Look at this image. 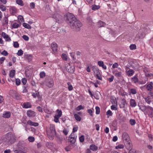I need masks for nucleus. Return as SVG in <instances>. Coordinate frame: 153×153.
Masks as SVG:
<instances>
[{
    "mask_svg": "<svg viewBox=\"0 0 153 153\" xmlns=\"http://www.w3.org/2000/svg\"><path fill=\"white\" fill-rule=\"evenodd\" d=\"M64 19L66 22L71 28L76 31H79L82 25V23L71 13L67 14Z\"/></svg>",
    "mask_w": 153,
    "mask_h": 153,
    "instance_id": "1",
    "label": "nucleus"
},
{
    "mask_svg": "<svg viewBox=\"0 0 153 153\" xmlns=\"http://www.w3.org/2000/svg\"><path fill=\"white\" fill-rule=\"evenodd\" d=\"M45 85L49 88H52L54 85L53 79L50 77H46L45 79Z\"/></svg>",
    "mask_w": 153,
    "mask_h": 153,
    "instance_id": "2",
    "label": "nucleus"
},
{
    "mask_svg": "<svg viewBox=\"0 0 153 153\" xmlns=\"http://www.w3.org/2000/svg\"><path fill=\"white\" fill-rule=\"evenodd\" d=\"M6 141L9 144H12L15 142L16 139L14 136L10 134H8L6 137Z\"/></svg>",
    "mask_w": 153,
    "mask_h": 153,
    "instance_id": "3",
    "label": "nucleus"
},
{
    "mask_svg": "<svg viewBox=\"0 0 153 153\" xmlns=\"http://www.w3.org/2000/svg\"><path fill=\"white\" fill-rule=\"evenodd\" d=\"M50 129L51 132L50 134H51V138L52 140H53L55 135H56L54 125L51 124Z\"/></svg>",
    "mask_w": 153,
    "mask_h": 153,
    "instance_id": "4",
    "label": "nucleus"
},
{
    "mask_svg": "<svg viewBox=\"0 0 153 153\" xmlns=\"http://www.w3.org/2000/svg\"><path fill=\"white\" fill-rule=\"evenodd\" d=\"M10 92L11 93V96L17 100L21 99V96L19 93H17L15 91L12 90Z\"/></svg>",
    "mask_w": 153,
    "mask_h": 153,
    "instance_id": "5",
    "label": "nucleus"
},
{
    "mask_svg": "<svg viewBox=\"0 0 153 153\" xmlns=\"http://www.w3.org/2000/svg\"><path fill=\"white\" fill-rule=\"evenodd\" d=\"M77 136L73 134H71L69 137V142L71 143L72 144H74L76 141V139Z\"/></svg>",
    "mask_w": 153,
    "mask_h": 153,
    "instance_id": "6",
    "label": "nucleus"
},
{
    "mask_svg": "<svg viewBox=\"0 0 153 153\" xmlns=\"http://www.w3.org/2000/svg\"><path fill=\"white\" fill-rule=\"evenodd\" d=\"M27 116L30 117H33L36 116V113L34 111L29 110L27 111Z\"/></svg>",
    "mask_w": 153,
    "mask_h": 153,
    "instance_id": "7",
    "label": "nucleus"
},
{
    "mask_svg": "<svg viewBox=\"0 0 153 153\" xmlns=\"http://www.w3.org/2000/svg\"><path fill=\"white\" fill-rule=\"evenodd\" d=\"M74 67L73 66H71L70 65H68L66 67V69L67 71L70 73H73L74 71Z\"/></svg>",
    "mask_w": 153,
    "mask_h": 153,
    "instance_id": "8",
    "label": "nucleus"
},
{
    "mask_svg": "<svg viewBox=\"0 0 153 153\" xmlns=\"http://www.w3.org/2000/svg\"><path fill=\"white\" fill-rule=\"evenodd\" d=\"M123 138L124 140H125L126 142L130 140V138L128 134L126 132H123L122 134Z\"/></svg>",
    "mask_w": 153,
    "mask_h": 153,
    "instance_id": "9",
    "label": "nucleus"
},
{
    "mask_svg": "<svg viewBox=\"0 0 153 153\" xmlns=\"http://www.w3.org/2000/svg\"><path fill=\"white\" fill-rule=\"evenodd\" d=\"M51 46L53 51L56 53L57 52V45L56 43H53L51 44Z\"/></svg>",
    "mask_w": 153,
    "mask_h": 153,
    "instance_id": "10",
    "label": "nucleus"
},
{
    "mask_svg": "<svg viewBox=\"0 0 153 153\" xmlns=\"http://www.w3.org/2000/svg\"><path fill=\"white\" fill-rule=\"evenodd\" d=\"M25 148V146L23 144V142L19 141L16 146V149H24Z\"/></svg>",
    "mask_w": 153,
    "mask_h": 153,
    "instance_id": "11",
    "label": "nucleus"
},
{
    "mask_svg": "<svg viewBox=\"0 0 153 153\" xmlns=\"http://www.w3.org/2000/svg\"><path fill=\"white\" fill-rule=\"evenodd\" d=\"M146 88L148 91H153V83L152 82H150L149 84L146 85Z\"/></svg>",
    "mask_w": 153,
    "mask_h": 153,
    "instance_id": "12",
    "label": "nucleus"
},
{
    "mask_svg": "<svg viewBox=\"0 0 153 153\" xmlns=\"http://www.w3.org/2000/svg\"><path fill=\"white\" fill-rule=\"evenodd\" d=\"M129 69V70L127 71V74L128 76H132L134 72V71L132 69L129 68L128 67L126 68V70Z\"/></svg>",
    "mask_w": 153,
    "mask_h": 153,
    "instance_id": "13",
    "label": "nucleus"
},
{
    "mask_svg": "<svg viewBox=\"0 0 153 153\" xmlns=\"http://www.w3.org/2000/svg\"><path fill=\"white\" fill-rule=\"evenodd\" d=\"M27 123L28 125L30 126H38L39 125L38 123L33 122L30 120H28L27 122Z\"/></svg>",
    "mask_w": 153,
    "mask_h": 153,
    "instance_id": "14",
    "label": "nucleus"
},
{
    "mask_svg": "<svg viewBox=\"0 0 153 153\" xmlns=\"http://www.w3.org/2000/svg\"><path fill=\"white\" fill-rule=\"evenodd\" d=\"M130 106L132 107H134L136 106L137 104L135 100L133 99H131L130 101Z\"/></svg>",
    "mask_w": 153,
    "mask_h": 153,
    "instance_id": "15",
    "label": "nucleus"
},
{
    "mask_svg": "<svg viewBox=\"0 0 153 153\" xmlns=\"http://www.w3.org/2000/svg\"><path fill=\"white\" fill-rule=\"evenodd\" d=\"M126 149L128 150H130L132 149V144L129 142L128 141L126 142Z\"/></svg>",
    "mask_w": 153,
    "mask_h": 153,
    "instance_id": "16",
    "label": "nucleus"
},
{
    "mask_svg": "<svg viewBox=\"0 0 153 153\" xmlns=\"http://www.w3.org/2000/svg\"><path fill=\"white\" fill-rule=\"evenodd\" d=\"M92 70L95 74L99 72V69L98 67L96 66H93L92 67Z\"/></svg>",
    "mask_w": 153,
    "mask_h": 153,
    "instance_id": "17",
    "label": "nucleus"
},
{
    "mask_svg": "<svg viewBox=\"0 0 153 153\" xmlns=\"http://www.w3.org/2000/svg\"><path fill=\"white\" fill-rule=\"evenodd\" d=\"M97 27H104L106 25V24L102 21H100L97 23Z\"/></svg>",
    "mask_w": 153,
    "mask_h": 153,
    "instance_id": "18",
    "label": "nucleus"
},
{
    "mask_svg": "<svg viewBox=\"0 0 153 153\" xmlns=\"http://www.w3.org/2000/svg\"><path fill=\"white\" fill-rule=\"evenodd\" d=\"M8 16H5L4 18V19L3 21V25L4 26L8 24Z\"/></svg>",
    "mask_w": 153,
    "mask_h": 153,
    "instance_id": "19",
    "label": "nucleus"
},
{
    "mask_svg": "<svg viewBox=\"0 0 153 153\" xmlns=\"http://www.w3.org/2000/svg\"><path fill=\"white\" fill-rule=\"evenodd\" d=\"M11 115V113L10 111H7L3 115V117L5 118H9Z\"/></svg>",
    "mask_w": 153,
    "mask_h": 153,
    "instance_id": "20",
    "label": "nucleus"
},
{
    "mask_svg": "<svg viewBox=\"0 0 153 153\" xmlns=\"http://www.w3.org/2000/svg\"><path fill=\"white\" fill-rule=\"evenodd\" d=\"M23 108H30L31 107V105L30 103L27 102L23 104Z\"/></svg>",
    "mask_w": 153,
    "mask_h": 153,
    "instance_id": "21",
    "label": "nucleus"
},
{
    "mask_svg": "<svg viewBox=\"0 0 153 153\" xmlns=\"http://www.w3.org/2000/svg\"><path fill=\"white\" fill-rule=\"evenodd\" d=\"M90 149L93 151H97L98 149L97 146L94 144H91L90 146Z\"/></svg>",
    "mask_w": 153,
    "mask_h": 153,
    "instance_id": "22",
    "label": "nucleus"
},
{
    "mask_svg": "<svg viewBox=\"0 0 153 153\" xmlns=\"http://www.w3.org/2000/svg\"><path fill=\"white\" fill-rule=\"evenodd\" d=\"M147 30H146V28H144L142 29V31L143 32L141 34V37L143 38L145 36V35L147 33Z\"/></svg>",
    "mask_w": 153,
    "mask_h": 153,
    "instance_id": "23",
    "label": "nucleus"
},
{
    "mask_svg": "<svg viewBox=\"0 0 153 153\" xmlns=\"http://www.w3.org/2000/svg\"><path fill=\"white\" fill-rule=\"evenodd\" d=\"M100 7V6L99 5L94 4L91 6V9L93 10H95L99 9Z\"/></svg>",
    "mask_w": 153,
    "mask_h": 153,
    "instance_id": "24",
    "label": "nucleus"
},
{
    "mask_svg": "<svg viewBox=\"0 0 153 153\" xmlns=\"http://www.w3.org/2000/svg\"><path fill=\"white\" fill-rule=\"evenodd\" d=\"M16 71L15 70H11L10 72L9 76L10 77L13 78L14 76Z\"/></svg>",
    "mask_w": 153,
    "mask_h": 153,
    "instance_id": "25",
    "label": "nucleus"
},
{
    "mask_svg": "<svg viewBox=\"0 0 153 153\" xmlns=\"http://www.w3.org/2000/svg\"><path fill=\"white\" fill-rule=\"evenodd\" d=\"M23 26L25 28L28 29H30L31 27L27 23H24L23 24Z\"/></svg>",
    "mask_w": 153,
    "mask_h": 153,
    "instance_id": "26",
    "label": "nucleus"
},
{
    "mask_svg": "<svg viewBox=\"0 0 153 153\" xmlns=\"http://www.w3.org/2000/svg\"><path fill=\"white\" fill-rule=\"evenodd\" d=\"M74 117L76 120L79 121H81V117L77 114H74Z\"/></svg>",
    "mask_w": 153,
    "mask_h": 153,
    "instance_id": "27",
    "label": "nucleus"
},
{
    "mask_svg": "<svg viewBox=\"0 0 153 153\" xmlns=\"http://www.w3.org/2000/svg\"><path fill=\"white\" fill-rule=\"evenodd\" d=\"M131 79L132 80V81L133 82L135 83H136V82H137L138 80V78L136 76H134V77H132Z\"/></svg>",
    "mask_w": 153,
    "mask_h": 153,
    "instance_id": "28",
    "label": "nucleus"
},
{
    "mask_svg": "<svg viewBox=\"0 0 153 153\" xmlns=\"http://www.w3.org/2000/svg\"><path fill=\"white\" fill-rule=\"evenodd\" d=\"M16 2L18 4L21 6H23L24 5L23 2L22 0H16Z\"/></svg>",
    "mask_w": 153,
    "mask_h": 153,
    "instance_id": "29",
    "label": "nucleus"
},
{
    "mask_svg": "<svg viewBox=\"0 0 153 153\" xmlns=\"http://www.w3.org/2000/svg\"><path fill=\"white\" fill-rule=\"evenodd\" d=\"M123 100V101L121 102V103L120 104V107L121 108H123L125 107V103H126V100Z\"/></svg>",
    "mask_w": 153,
    "mask_h": 153,
    "instance_id": "30",
    "label": "nucleus"
},
{
    "mask_svg": "<svg viewBox=\"0 0 153 153\" xmlns=\"http://www.w3.org/2000/svg\"><path fill=\"white\" fill-rule=\"evenodd\" d=\"M23 150V149H17L15 150L14 152L15 153H24V152L22 151Z\"/></svg>",
    "mask_w": 153,
    "mask_h": 153,
    "instance_id": "31",
    "label": "nucleus"
},
{
    "mask_svg": "<svg viewBox=\"0 0 153 153\" xmlns=\"http://www.w3.org/2000/svg\"><path fill=\"white\" fill-rule=\"evenodd\" d=\"M78 127L77 126H74L72 132L71 134H74V133L78 129Z\"/></svg>",
    "mask_w": 153,
    "mask_h": 153,
    "instance_id": "32",
    "label": "nucleus"
},
{
    "mask_svg": "<svg viewBox=\"0 0 153 153\" xmlns=\"http://www.w3.org/2000/svg\"><path fill=\"white\" fill-rule=\"evenodd\" d=\"M130 93L133 94H135L137 93V91L135 88H131L130 90Z\"/></svg>",
    "mask_w": 153,
    "mask_h": 153,
    "instance_id": "33",
    "label": "nucleus"
},
{
    "mask_svg": "<svg viewBox=\"0 0 153 153\" xmlns=\"http://www.w3.org/2000/svg\"><path fill=\"white\" fill-rule=\"evenodd\" d=\"M40 78H42L45 77V73L44 71L41 72L39 74Z\"/></svg>",
    "mask_w": 153,
    "mask_h": 153,
    "instance_id": "34",
    "label": "nucleus"
},
{
    "mask_svg": "<svg viewBox=\"0 0 153 153\" xmlns=\"http://www.w3.org/2000/svg\"><path fill=\"white\" fill-rule=\"evenodd\" d=\"M96 113L97 114H99L100 112V109L98 106H96L95 108Z\"/></svg>",
    "mask_w": 153,
    "mask_h": 153,
    "instance_id": "35",
    "label": "nucleus"
},
{
    "mask_svg": "<svg viewBox=\"0 0 153 153\" xmlns=\"http://www.w3.org/2000/svg\"><path fill=\"white\" fill-rule=\"evenodd\" d=\"M67 84L68 86V89L69 91H71L73 90V87L71 85V84L70 82H68L67 83Z\"/></svg>",
    "mask_w": 153,
    "mask_h": 153,
    "instance_id": "36",
    "label": "nucleus"
},
{
    "mask_svg": "<svg viewBox=\"0 0 153 153\" xmlns=\"http://www.w3.org/2000/svg\"><path fill=\"white\" fill-rule=\"evenodd\" d=\"M19 24L16 22L13 23V25H12V27L14 28H17L19 27Z\"/></svg>",
    "mask_w": 153,
    "mask_h": 153,
    "instance_id": "37",
    "label": "nucleus"
},
{
    "mask_svg": "<svg viewBox=\"0 0 153 153\" xmlns=\"http://www.w3.org/2000/svg\"><path fill=\"white\" fill-rule=\"evenodd\" d=\"M60 117L58 116L57 115H55L54 117V121L56 123H58L59 122V118Z\"/></svg>",
    "mask_w": 153,
    "mask_h": 153,
    "instance_id": "38",
    "label": "nucleus"
},
{
    "mask_svg": "<svg viewBox=\"0 0 153 153\" xmlns=\"http://www.w3.org/2000/svg\"><path fill=\"white\" fill-rule=\"evenodd\" d=\"M131 50L135 49L136 48V45L135 44H131L129 46Z\"/></svg>",
    "mask_w": 153,
    "mask_h": 153,
    "instance_id": "39",
    "label": "nucleus"
},
{
    "mask_svg": "<svg viewBox=\"0 0 153 153\" xmlns=\"http://www.w3.org/2000/svg\"><path fill=\"white\" fill-rule=\"evenodd\" d=\"M28 140L30 142H33L35 140V138L34 137L32 136H29L28 138Z\"/></svg>",
    "mask_w": 153,
    "mask_h": 153,
    "instance_id": "40",
    "label": "nucleus"
},
{
    "mask_svg": "<svg viewBox=\"0 0 153 153\" xmlns=\"http://www.w3.org/2000/svg\"><path fill=\"white\" fill-rule=\"evenodd\" d=\"M2 36L4 38L7 39L9 36L7 35L5 33L3 32L2 33Z\"/></svg>",
    "mask_w": 153,
    "mask_h": 153,
    "instance_id": "41",
    "label": "nucleus"
},
{
    "mask_svg": "<svg viewBox=\"0 0 153 153\" xmlns=\"http://www.w3.org/2000/svg\"><path fill=\"white\" fill-rule=\"evenodd\" d=\"M23 53V51L21 49H20L19 50L17 53V54L18 56H21L22 55Z\"/></svg>",
    "mask_w": 153,
    "mask_h": 153,
    "instance_id": "42",
    "label": "nucleus"
},
{
    "mask_svg": "<svg viewBox=\"0 0 153 153\" xmlns=\"http://www.w3.org/2000/svg\"><path fill=\"white\" fill-rule=\"evenodd\" d=\"M129 122L130 124L131 125H134L136 123V121L134 120L131 119L130 120Z\"/></svg>",
    "mask_w": 153,
    "mask_h": 153,
    "instance_id": "43",
    "label": "nucleus"
},
{
    "mask_svg": "<svg viewBox=\"0 0 153 153\" xmlns=\"http://www.w3.org/2000/svg\"><path fill=\"white\" fill-rule=\"evenodd\" d=\"M96 76H97V78L100 80H102V77L101 76V75L100 74V72H99L98 73H97V74H96Z\"/></svg>",
    "mask_w": 153,
    "mask_h": 153,
    "instance_id": "44",
    "label": "nucleus"
},
{
    "mask_svg": "<svg viewBox=\"0 0 153 153\" xmlns=\"http://www.w3.org/2000/svg\"><path fill=\"white\" fill-rule=\"evenodd\" d=\"M13 46L15 48H18L19 47V44L17 42H13Z\"/></svg>",
    "mask_w": 153,
    "mask_h": 153,
    "instance_id": "45",
    "label": "nucleus"
},
{
    "mask_svg": "<svg viewBox=\"0 0 153 153\" xmlns=\"http://www.w3.org/2000/svg\"><path fill=\"white\" fill-rule=\"evenodd\" d=\"M0 9L2 11H5L6 10V8L5 6L0 4Z\"/></svg>",
    "mask_w": 153,
    "mask_h": 153,
    "instance_id": "46",
    "label": "nucleus"
},
{
    "mask_svg": "<svg viewBox=\"0 0 153 153\" xmlns=\"http://www.w3.org/2000/svg\"><path fill=\"white\" fill-rule=\"evenodd\" d=\"M85 140L84 136L82 135L79 138V140L81 142H83Z\"/></svg>",
    "mask_w": 153,
    "mask_h": 153,
    "instance_id": "47",
    "label": "nucleus"
},
{
    "mask_svg": "<svg viewBox=\"0 0 153 153\" xmlns=\"http://www.w3.org/2000/svg\"><path fill=\"white\" fill-rule=\"evenodd\" d=\"M84 108L83 106H82V105H79L76 108L77 111H79L81 109H83Z\"/></svg>",
    "mask_w": 153,
    "mask_h": 153,
    "instance_id": "48",
    "label": "nucleus"
},
{
    "mask_svg": "<svg viewBox=\"0 0 153 153\" xmlns=\"http://www.w3.org/2000/svg\"><path fill=\"white\" fill-rule=\"evenodd\" d=\"M124 146L122 144H120L119 145L115 147V149H123V148Z\"/></svg>",
    "mask_w": 153,
    "mask_h": 153,
    "instance_id": "49",
    "label": "nucleus"
},
{
    "mask_svg": "<svg viewBox=\"0 0 153 153\" xmlns=\"http://www.w3.org/2000/svg\"><path fill=\"white\" fill-rule=\"evenodd\" d=\"M114 74L115 75L117 76L120 77L121 76V73L120 72H114Z\"/></svg>",
    "mask_w": 153,
    "mask_h": 153,
    "instance_id": "50",
    "label": "nucleus"
},
{
    "mask_svg": "<svg viewBox=\"0 0 153 153\" xmlns=\"http://www.w3.org/2000/svg\"><path fill=\"white\" fill-rule=\"evenodd\" d=\"M11 9L12 10V13H16L17 10L16 8L15 7H11Z\"/></svg>",
    "mask_w": 153,
    "mask_h": 153,
    "instance_id": "51",
    "label": "nucleus"
},
{
    "mask_svg": "<svg viewBox=\"0 0 153 153\" xmlns=\"http://www.w3.org/2000/svg\"><path fill=\"white\" fill-rule=\"evenodd\" d=\"M1 54L4 56H7L8 53L5 50H4L1 53Z\"/></svg>",
    "mask_w": 153,
    "mask_h": 153,
    "instance_id": "52",
    "label": "nucleus"
},
{
    "mask_svg": "<svg viewBox=\"0 0 153 153\" xmlns=\"http://www.w3.org/2000/svg\"><path fill=\"white\" fill-rule=\"evenodd\" d=\"M20 80L19 79H17L16 80V83L17 85H19L20 84Z\"/></svg>",
    "mask_w": 153,
    "mask_h": 153,
    "instance_id": "53",
    "label": "nucleus"
},
{
    "mask_svg": "<svg viewBox=\"0 0 153 153\" xmlns=\"http://www.w3.org/2000/svg\"><path fill=\"white\" fill-rule=\"evenodd\" d=\"M58 113V114L57 115L58 116L61 117L62 115V111L61 110H59L58 109L56 111Z\"/></svg>",
    "mask_w": 153,
    "mask_h": 153,
    "instance_id": "54",
    "label": "nucleus"
},
{
    "mask_svg": "<svg viewBox=\"0 0 153 153\" xmlns=\"http://www.w3.org/2000/svg\"><path fill=\"white\" fill-rule=\"evenodd\" d=\"M22 38L25 41H28L29 39V37L25 35H24L22 36Z\"/></svg>",
    "mask_w": 153,
    "mask_h": 153,
    "instance_id": "55",
    "label": "nucleus"
},
{
    "mask_svg": "<svg viewBox=\"0 0 153 153\" xmlns=\"http://www.w3.org/2000/svg\"><path fill=\"white\" fill-rule=\"evenodd\" d=\"M146 102L148 104H150L152 102L151 100L148 98H146L145 99Z\"/></svg>",
    "mask_w": 153,
    "mask_h": 153,
    "instance_id": "56",
    "label": "nucleus"
},
{
    "mask_svg": "<svg viewBox=\"0 0 153 153\" xmlns=\"http://www.w3.org/2000/svg\"><path fill=\"white\" fill-rule=\"evenodd\" d=\"M22 82L23 85H25L27 82L26 79L25 78H22Z\"/></svg>",
    "mask_w": 153,
    "mask_h": 153,
    "instance_id": "57",
    "label": "nucleus"
},
{
    "mask_svg": "<svg viewBox=\"0 0 153 153\" xmlns=\"http://www.w3.org/2000/svg\"><path fill=\"white\" fill-rule=\"evenodd\" d=\"M5 59V58L4 57H2L1 58H0V64H2Z\"/></svg>",
    "mask_w": 153,
    "mask_h": 153,
    "instance_id": "58",
    "label": "nucleus"
},
{
    "mask_svg": "<svg viewBox=\"0 0 153 153\" xmlns=\"http://www.w3.org/2000/svg\"><path fill=\"white\" fill-rule=\"evenodd\" d=\"M140 109L143 111H145L146 109V106H142L140 107Z\"/></svg>",
    "mask_w": 153,
    "mask_h": 153,
    "instance_id": "59",
    "label": "nucleus"
},
{
    "mask_svg": "<svg viewBox=\"0 0 153 153\" xmlns=\"http://www.w3.org/2000/svg\"><path fill=\"white\" fill-rule=\"evenodd\" d=\"M32 95L34 98H36V97H38L39 95V93L38 92L36 93H33Z\"/></svg>",
    "mask_w": 153,
    "mask_h": 153,
    "instance_id": "60",
    "label": "nucleus"
},
{
    "mask_svg": "<svg viewBox=\"0 0 153 153\" xmlns=\"http://www.w3.org/2000/svg\"><path fill=\"white\" fill-rule=\"evenodd\" d=\"M112 113L111 111L110 110H108L106 112V114L107 115H109V116H111L112 115Z\"/></svg>",
    "mask_w": 153,
    "mask_h": 153,
    "instance_id": "61",
    "label": "nucleus"
},
{
    "mask_svg": "<svg viewBox=\"0 0 153 153\" xmlns=\"http://www.w3.org/2000/svg\"><path fill=\"white\" fill-rule=\"evenodd\" d=\"M62 57L64 60H67V56L65 54H62Z\"/></svg>",
    "mask_w": 153,
    "mask_h": 153,
    "instance_id": "62",
    "label": "nucleus"
},
{
    "mask_svg": "<svg viewBox=\"0 0 153 153\" xmlns=\"http://www.w3.org/2000/svg\"><path fill=\"white\" fill-rule=\"evenodd\" d=\"M87 112L89 114L90 116H93V111L91 109H88L87 110Z\"/></svg>",
    "mask_w": 153,
    "mask_h": 153,
    "instance_id": "63",
    "label": "nucleus"
},
{
    "mask_svg": "<svg viewBox=\"0 0 153 153\" xmlns=\"http://www.w3.org/2000/svg\"><path fill=\"white\" fill-rule=\"evenodd\" d=\"M148 115L150 117L152 118L153 117V111H150L149 112Z\"/></svg>",
    "mask_w": 153,
    "mask_h": 153,
    "instance_id": "64",
    "label": "nucleus"
}]
</instances>
